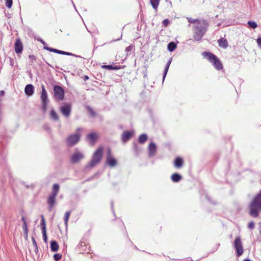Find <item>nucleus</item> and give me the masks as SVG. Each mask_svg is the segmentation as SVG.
I'll list each match as a JSON object with an SVG mask.
<instances>
[{"label": "nucleus", "instance_id": "nucleus-1", "mask_svg": "<svg viewBox=\"0 0 261 261\" xmlns=\"http://www.w3.org/2000/svg\"><path fill=\"white\" fill-rule=\"evenodd\" d=\"M249 214L254 217H258L259 212L261 211V192L257 194L250 204Z\"/></svg>", "mask_w": 261, "mask_h": 261}, {"label": "nucleus", "instance_id": "nucleus-2", "mask_svg": "<svg viewBox=\"0 0 261 261\" xmlns=\"http://www.w3.org/2000/svg\"><path fill=\"white\" fill-rule=\"evenodd\" d=\"M60 186L58 184H54L51 193L48 196L47 199V203L48 205V211H51L56 205V198L58 194Z\"/></svg>", "mask_w": 261, "mask_h": 261}, {"label": "nucleus", "instance_id": "nucleus-3", "mask_svg": "<svg viewBox=\"0 0 261 261\" xmlns=\"http://www.w3.org/2000/svg\"><path fill=\"white\" fill-rule=\"evenodd\" d=\"M103 148L98 147L93 153L91 161L86 165V168H91L96 166L101 160Z\"/></svg>", "mask_w": 261, "mask_h": 261}, {"label": "nucleus", "instance_id": "nucleus-4", "mask_svg": "<svg viewBox=\"0 0 261 261\" xmlns=\"http://www.w3.org/2000/svg\"><path fill=\"white\" fill-rule=\"evenodd\" d=\"M202 55L213 64L216 69L220 70L223 68L220 60L214 54L210 52H203Z\"/></svg>", "mask_w": 261, "mask_h": 261}, {"label": "nucleus", "instance_id": "nucleus-5", "mask_svg": "<svg viewBox=\"0 0 261 261\" xmlns=\"http://www.w3.org/2000/svg\"><path fill=\"white\" fill-rule=\"evenodd\" d=\"M41 92L40 99L42 103V109L44 113H45L47 109V105L49 102L47 93L44 85L41 86Z\"/></svg>", "mask_w": 261, "mask_h": 261}, {"label": "nucleus", "instance_id": "nucleus-6", "mask_svg": "<svg viewBox=\"0 0 261 261\" xmlns=\"http://www.w3.org/2000/svg\"><path fill=\"white\" fill-rule=\"evenodd\" d=\"M233 246L237 251V256L238 257L241 256L244 253V248L241 239L240 237H238L236 238Z\"/></svg>", "mask_w": 261, "mask_h": 261}, {"label": "nucleus", "instance_id": "nucleus-7", "mask_svg": "<svg viewBox=\"0 0 261 261\" xmlns=\"http://www.w3.org/2000/svg\"><path fill=\"white\" fill-rule=\"evenodd\" d=\"M208 26V23L206 20L201 19L196 24L193 25V29L205 33Z\"/></svg>", "mask_w": 261, "mask_h": 261}, {"label": "nucleus", "instance_id": "nucleus-8", "mask_svg": "<svg viewBox=\"0 0 261 261\" xmlns=\"http://www.w3.org/2000/svg\"><path fill=\"white\" fill-rule=\"evenodd\" d=\"M54 97L56 100L60 101L64 99V90L60 86H55L54 87Z\"/></svg>", "mask_w": 261, "mask_h": 261}, {"label": "nucleus", "instance_id": "nucleus-9", "mask_svg": "<svg viewBox=\"0 0 261 261\" xmlns=\"http://www.w3.org/2000/svg\"><path fill=\"white\" fill-rule=\"evenodd\" d=\"M85 156L83 152L75 150L70 157V162L72 164H76L84 158Z\"/></svg>", "mask_w": 261, "mask_h": 261}, {"label": "nucleus", "instance_id": "nucleus-10", "mask_svg": "<svg viewBox=\"0 0 261 261\" xmlns=\"http://www.w3.org/2000/svg\"><path fill=\"white\" fill-rule=\"evenodd\" d=\"M80 136L78 134H72L67 139V144L69 146H74L80 140Z\"/></svg>", "mask_w": 261, "mask_h": 261}, {"label": "nucleus", "instance_id": "nucleus-11", "mask_svg": "<svg viewBox=\"0 0 261 261\" xmlns=\"http://www.w3.org/2000/svg\"><path fill=\"white\" fill-rule=\"evenodd\" d=\"M106 163L111 167H114L117 165V160L112 156L110 148L108 149Z\"/></svg>", "mask_w": 261, "mask_h": 261}, {"label": "nucleus", "instance_id": "nucleus-12", "mask_svg": "<svg viewBox=\"0 0 261 261\" xmlns=\"http://www.w3.org/2000/svg\"><path fill=\"white\" fill-rule=\"evenodd\" d=\"M60 111L64 116L68 117L71 112V107L70 104H66L60 108Z\"/></svg>", "mask_w": 261, "mask_h": 261}, {"label": "nucleus", "instance_id": "nucleus-13", "mask_svg": "<svg viewBox=\"0 0 261 261\" xmlns=\"http://www.w3.org/2000/svg\"><path fill=\"white\" fill-rule=\"evenodd\" d=\"M193 38L195 41H200L202 39V37H203L204 35L205 34L204 33L200 32L198 30H196L194 29H193Z\"/></svg>", "mask_w": 261, "mask_h": 261}, {"label": "nucleus", "instance_id": "nucleus-14", "mask_svg": "<svg viewBox=\"0 0 261 261\" xmlns=\"http://www.w3.org/2000/svg\"><path fill=\"white\" fill-rule=\"evenodd\" d=\"M14 48L16 53L19 54L22 52L23 45L20 39L18 38L16 39L14 44Z\"/></svg>", "mask_w": 261, "mask_h": 261}, {"label": "nucleus", "instance_id": "nucleus-15", "mask_svg": "<svg viewBox=\"0 0 261 261\" xmlns=\"http://www.w3.org/2000/svg\"><path fill=\"white\" fill-rule=\"evenodd\" d=\"M87 141L92 145H93L97 139V135L96 133H92L87 135Z\"/></svg>", "mask_w": 261, "mask_h": 261}, {"label": "nucleus", "instance_id": "nucleus-16", "mask_svg": "<svg viewBox=\"0 0 261 261\" xmlns=\"http://www.w3.org/2000/svg\"><path fill=\"white\" fill-rule=\"evenodd\" d=\"M156 151V147L154 143H150L148 146L149 156L152 157L155 155Z\"/></svg>", "mask_w": 261, "mask_h": 261}, {"label": "nucleus", "instance_id": "nucleus-17", "mask_svg": "<svg viewBox=\"0 0 261 261\" xmlns=\"http://www.w3.org/2000/svg\"><path fill=\"white\" fill-rule=\"evenodd\" d=\"M24 92L27 95L32 96L34 94V86L32 84L27 85L25 87Z\"/></svg>", "mask_w": 261, "mask_h": 261}, {"label": "nucleus", "instance_id": "nucleus-18", "mask_svg": "<svg viewBox=\"0 0 261 261\" xmlns=\"http://www.w3.org/2000/svg\"><path fill=\"white\" fill-rule=\"evenodd\" d=\"M218 42L220 47L223 48H226L228 44L226 39L224 38H221L218 40Z\"/></svg>", "mask_w": 261, "mask_h": 261}, {"label": "nucleus", "instance_id": "nucleus-19", "mask_svg": "<svg viewBox=\"0 0 261 261\" xmlns=\"http://www.w3.org/2000/svg\"><path fill=\"white\" fill-rule=\"evenodd\" d=\"M132 133L128 131L124 132L122 135V140L124 142L127 141L131 137Z\"/></svg>", "mask_w": 261, "mask_h": 261}, {"label": "nucleus", "instance_id": "nucleus-20", "mask_svg": "<svg viewBox=\"0 0 261 261\" xmlns=\"http://www.w3.org/2000/svg\"><path fill=\"white\" fill-rule=\"evenodd\" d=\"M184 164V161L182 158L177 157L175 159L174 165L177 168H181Z\"/></svg>", "mask_w": 261, "mask_h": 261}, {"label": "nucleus", "instance_id": "nucleus-21", "mask_svg": "<svg viewBox=\"0 0 261 261\" xmlns=\"http://www.w3.org/2000/svg\"><path fill=\"white\" fill-rule=\"evenodd\" d=\"M50 249L52 251L56 252L59 249V245L56 241H52L50 243Z\"/></svg>", "mask_w": 261, "mask_h": 261}, {"label": "nucleus", "instance_id": "nucleus-22", "mask_svg": "<svg viewBox=\"0 0 261 261\" xmlns=\"http://www.w3.org/2000/svg\"><path fill=\"white\" fill-rule=\"evenodd\" d=\"M172 58H170L168 62L166 64V67H165V70H164V74H163V80L164 81L165 80V78L167 75V72L168 71V69H169V66L170 65V64L172 62Z\"/></svg>", "mask_w": 261, "mask_h": 261}, {"label": "nucleus", "instance_id": "nucleus-23", "mask_svg": "<svg viewBox=\"0 0 261 261\" xmlns=\"http://www.w3.org/2000/svg\"><path fill=\"white\" fill-rule=\"evenodd\" d=\"M181 179V176L178 173H173L171 176V180L174 182H178Z\"/></svg>", "mask_w": 261, "mask_h": 261}, {"label": "nucleus", "instance_id": "nucleus-24", "mask_svg": "<svg viewBox=\"0 0 261 261\" xmlns=\"http://www.w3.org/2000/svg\"><path fill=\"white\" fill-rule=\"evenodd\" d=\"M50 116L51 119L55 121H58L59 120L58 115L54 109H51Z\"/></svg>", "mask_w": 261, "mask_h": 261}, {"label": "nucleus", "instance_id": "nucleus-25", "mask_svg": "<svg viewBox=\"0 0 261 261\" xmlns=\"http://www.w3.org/2000/svg\"><path fill=\"white\" fill-rule=\"evenodd\" d=\"M177 47V45L174 42H170L168 44V49L170 51H173Z\"/></svg>", "mask_w": 261, "mask_h": 261}, {"label": "nucleus", "instance_id": "nucleus-26", "mask_svg": "<svg viewBox=\"0 0 261 261\" xmlns=\"http://www.w3.org/2000/svg\"><path fill=\"white\" fill-rule=\"evenodd\" d=\"M147 139V136L145 134H141L138 139V141L141 144H143Z\"/></svg>", "mask_w": 261, "mask_h": 261}, {"label": "nucleus", "instance_id": "nucleus-27", "mask_svg": "<svg viewBox=\"0 0 261 261\" xmlns=\"http://www.w3.org/2000/svg\"><path fill=\"white\" fill-rule=\"evenodd\" d=\"M41 222L40 226L41 227V230L44 231L46 230V224L44 217L43 215H41Z\"/></svg>", "mask_w": 261, "mask_h": 261}, {"label": "nucleus", "instance_id": "nucleus-28", "mask_svg": "<svg viewBox=\"0 0 261 261\" xmlns=\"http://www.w3.org/2000/svg\"><path fill=\"white\" fill-rule=\"evenodd\" d=\"M103 68L107 69L109 70H118L120 69V66H113L112 65H103Z\"/></svg>", "mask_w": 261, "mask_h": 261}, {"label": "nucleus", "instance_id": "nucleus-29", "mask_svg": "<svg viewBox=\"0 0 261 261\" xmlns=\"http://www.w3.org/2000/svg\"><path fill=\"white\" fill-rule=\"evenodd\" d=\"M160 0H150V3L154 9L156 10L158 9Z\"/></svg>", "mask_w": 261, "mask_h": 261}, {"label": "nucleus", "instance_id": "nucleus-30", "mask_svg": "<svg viewBox=\"0 0 261 261\" xmlns=\"http://www.w3.org/2000/svg\"><path fill=\"white\" fill-rule=\"evenodd\" d=\"M43 48H44V49H46V50L49 51L50 52H53V53H57V54H59V50H58L57 49H55V48H51V47H48L47 46H44Z\"/></svg>", "mask_w": 261, "mask_h": 261}, {"label": "nucleus", "instance_id": "nucleus-31", "mask_svg": "<svg viewBox=\"0 0 261 261\" xmlns=\"http://www.w3.org/2000/svg\"><path fill=\"white\" fill-rule=\"evenodd\" d=\"M187 19L189 22L193 23L194 25L196 24L199 22V21L201 20L198 19H192L191 17H187Z\"/></svg>", "mask_w": 261, "mask_h": 261}, {"label": "nucleus", "instance_id": "nucleus-32", "mask_svg": "<svg viewBox=\"0 0 261 261\" xmlns=\"http://www.w3.org/2000/svg\"><path fill=\"white\" fill-rule=\"evenodd\" d=\"M70 215V211H67L65 214L64 222H65V224L66 225H67L68 221L69 220Z\"/></svg>", "mask_w": 261, "mask_h": 261}, {"label": "nucleus", "instance_id": "nucleus-33", "mask_svg": "<svg viewBox=\"0 0 261 261\" xmlns=\"http://www.w3.org/2000/svg\"><path fill=\"white\" fill-rule=\"evenodd\" d=\"M248 24L249 27L252 29H255L257 27V23L255 21H249L248 22Z\"/></svg>", "mask_w": 261, "mask_h": 261}, {"label": "nucleus", "instance_id": "nucleus-34", "mask_svg": "<svg viewBox=\"0 0 261 261\" xmlns=\"http://www.w3.org/2000/svg\"><path fill=\"white\" fill-rule=\"evenodd\" d=\"M12 0H5V5L8 8H11L12 7Z\"/></svg>", "mask_w": 261, "mask_h": 261}, {"label": "nucleus", "instance_id": "nucleus-35", "mask_svg": "<svg viewBox=\"0 0 261 261\" xmlns=\"http://www.w3.org/2000/svg\"><path fill=\"white\" fill-rule=\"evenodd\" d=\"M22 228L23 230L24 234L25 235L26 237H28V228H27V224H22Z\"/></svg>", "mask_w": 261, "mask_h": 261}, {"label": "nucleus", "instance_id": "nucleus-36", "mask_svg": "<svg viewBox=\"0 0 261 261\" xmlns=\"http://www.w3.org/2000/svg\"><path fill=\"white\" fill-rule=\"evenodd\" d=\"M32 240L33 246L35 248V251L36 252L38 250L37 243H36L34 237L32 238Z\"/></svg>", "mask_w": 261, "mask_h": 261}, {"label": "nucleus", "instance_id": "nucleus-37", "mask_svg": "<svg viewBox=\"0 0 261 261\" xmlns=\"http://www.w3.org/2000/svg\"><path fill=\"white\" fill-rule=\"evenodd\" d=\"M59 54L67 55V56H75L74 55H73V54H72L71 53L66 52V51H62V50H59Z\"/></svg>", "mask_w": 261, "mask_h": 261}, {"label": "nucleus", "instance_id": "nucleus-38", "mask_svg": "<svg viewBox=\"0 0 261 261\" xmlns=\"http://www.w3.org/2000/svg\"><path fill=\"white\" fill-rule=\"evenodd\" d=\"M62 255L60 254L57 253L54 254V258L56 261H59L61 259Z\"/></svg>", "mask_w": 261, "mask_h": 261}, {"label": "nucleus", "instance_id": "nucleus-39", "mask_svg": "<svg viewBox=\"0 0 261 261\" xmlns=\"http://www.w3.org/2000/svg\"><path fill=\"white\" fill-rule=\"evenodd\" d=\"M133 49V46H132V45H129L125 48V52H126L127 55H128V53H130L132 50Z\"/></svg>", "mask_w": 261, "mask_h": 261}, {"label": "nucleus", "instance_id": "nucleus-40", "mask_svg": "<svg viewBox=\"0 0 261 261\" xmlns=\"http://www.w3.org/2000/svg\"><path fill=\"white\" fill-rule=\"evenodd\" d=\"M42 233L43 240L45 243H46L47 240V235H46V230L42 231Z\"/></svg>", "mask_w": 261, "mask_h": 261}, {"label": "nucleus", "instance_id": "nucleus-41", "mask_svg": "<svg viewBox=\"0 0 261 261\" xmlns=\"http://www.w3.org/2000/svg\"><path fill=\"white\" fill-rule=\"evenodd\" d=\"M87 109H88V111L89 112V113L92 116H95L96 115L95 112L92 109V108L88 107L87 108Z\"/></svg>", "mask_w": 261, "mask_h": 261}, {"label": "nucleus", "instance_id": "nucleus-42", "mask_svg": "<svg viewBox=\"0 0 261 261\" xmlns=\"http://www.w3.org/2000/svg\"><path fill=\"white\" fill-rule=\"evenodd\" d=\"M254 223L253 221H251L249 223L248 225V227L250 229H252L254 228Z\"/></svg>", "mask_w": 261, "mask_h": 261}, {"label": "nucleus", "instance_id": "nucleus-43", "mask_svg": "<svg viewBox=\"0 0 261 261\" xmlns=\"http://www.w3.org/2000/svg\"><path fill=\"white\" fill-rule=\"evenodd\" d=\"M163 24L165 25V27L167 26L169 23V21L168 19H164L163 21Z\"/></svg>", "mask_w": 261, "mask_h": 261}, {"label": "nucleus", "instance_id": "nucleus-44", "mask_svg": "<svg viewBox=\"0 0 261 261\" xmlns=\"http://www.w3.org/2000/svg\"><path fill=\"white\" fill-rule=\"evenodd\" d=\"M256 42L258 46L261 48V37L257 39Z\"/></svg>", "mask_w": 261, "mask_h": 261}, {"label": "nucleus", "instance_id": "nucleus-45", "mask_svg": "<svg viewBox=\"0 0 261 261\" xmlns=\"http://www.w3.org/2000/svg\"><path fill=\"white\" fill-rule=\"evenodd\" d=\"M133 147H134V149H135L136 152H137L138 151V146H137V144L134 143L133 144Z\"/></svg>", "mask_w": 261, "mask_h": 261}, {"label": "nucleus", "instance_id": "nucleus-46", "mask_svg": "<svg viewBox=\"0 0 261 261\" xmlns=\"http://www.w3.org/2000/svg\"><path fill=\"white\" fill-rule=\"evenodd\" d=\"M38 40L40 42H41L44 45V46L46 45V42L45 41H44L42 39H38Z\"/></svg>", "mask_w": 261, "mask_h": 261}, {"label": "nucleus", "instance_id": "nucleus-47", "mask_svg": "<svg viewBox=\"0 0 261 261\" xmlns=\"http://www.w3.org/2000/svg\"><path fill=\"white\" fill-rule=\"evenodd\" d=\"M21 220L23 221V224H27L26 220L24 216L22 217Z\"/></svg>", "mask_w": 261, "mask_h": 261}, {"label": "nucleus", "instance_id": "nucleus-48", "mask_svg": "<svg viewBox=\"0 0 261 261\" xmlns=\"http://www.w3.org/2000/svg\"><path fill=\"white\" fill-rule=\"evenodd\" d=\"M43 127L45 129H46L47 130H49L50 129L49 127L47 125H44Z\"/></svg>", "mask_w": 261, "mask_h": 261}, {"label": "nucleus", "instance_id": "nucleus-49", "mask_svg": "<svg viewBox=\"0 0 261 261\" xmlns=\"http://www.w3.org/2000/svg\"><path fill=\"white\" fill-rule=\"evenodd\" d=\"M258 225H259V228H258L260 234H261V222L259 223Z\"/></svg>", "mask_w": 261, "mask_h": 261}, {"label": "nucleus", "instance_id": "nucleus-50", "mask_svg": "<svg viewBox=\"0 0 261 261\" xmlns=\"http://www.w3.org/2000/svg\"><path fill=\"white\" fill-rule=\"evenodd\" d=\"M111 208L113 212L114 213V204L113 202H111Z\"/></svg>", "mask_w": 261, "mask_h": 261}, {"label": "nucleus", "instance_id": "nucleus-51", "mask_svg": "<svg viewBox=\"0 0 261 261\" xmlns=\"http://www.w3.org/2000/svg\"><path fill=\"white\" fill-rule=\"evenodd\" d=\"M4 95V91H0V96H3Z\"/></svg>", "mask_w": 261, "mask_h": 261}, {"label": "nucleus", "instance_id": "nucleus-52", "mask_svg": "<svg viewBox=\"0 0 261 261\" xmlns=\"http://www.w3.org/2000/svg\"><path fill=\"white\" fill-rule=\"evenodd\" d=\"M89 79V77L87 75H85L84 77V80H86Z\"/></svg>", "mask_w": 261, "mask_h": 261}, {"label": "nucleus", "instance_id": "nucleus-53", "mask_svg": "<svg viewBox=\"0 0 261 261\" xmlns=\"http://www.w3.org/2000/svg\"><path fill=\"white\" fill-rule=\"evenodd\" d=\"M30 58H31V59H35V57L33 55H30L29 56Z\"/></svg>", "mask_w": 261, "mask_h": 261}, {"label": "nucleus", "instance_id": "nucleus-54", "mask_svg": "<svg viewBox=\"0 0 261 261\" xmlns=\"http://www.w3.org/2000/svg\"><path fill=\"white\" fill-rule=\"evenodd\" d=\"M243 261H251V260L249 259H245Z\"/></svg>", "mask_w": 261, "mask_h": 261}, {"label": "nucleus", "instance_id": "nucleus-55", "mask_svg": "<svg viewBox=\"0 0 261 261\" xmlns=\"http://www.w3.org/2000/svg\"><path fill=\"white\" fill-rule=\"evenodd\" d=\"M81 130V128H77V130H78V131H80V130Z\"/></svg>", "mask_w": 261, "mask_h": 261}, {"label": "nucleus", "instance_id": "nucleus-56", "mask_svg": "<svg viewBox=\"0 0 261 261\" xmlns=\"http://www.w3.org/2000/svg\"><path fill=\"white\" fill-rule=\"evenodd\" d=\"M121 37H122V35L121 36ZM121 38H119V39H117L116 40H119Z\"/></svg>", "mask_w": 261, "mask_h": 261}]
</instances>
